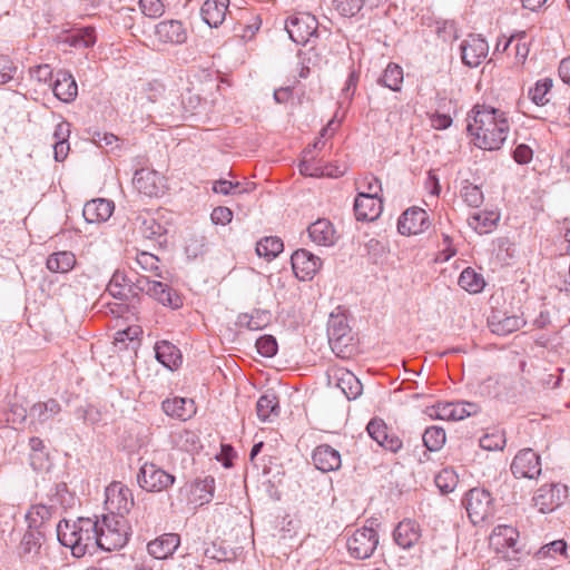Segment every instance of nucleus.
Instances as JSON below:
<instances>
[{"instance_id": "22", "label": "nucleus", "mask_w": 570, "mask_h": 570, "mask_svg": "<svg viewBox=\"0 0 570 570\" xmlns=\"http://www.w3.org/2000/svg\"><path fill=\"white\" fill-rule=\"evenodd\" d=\"M312 460L315 468L322 472L336 471L342 464L340 452L328 444L316 446Z\"/></svg>"}, {"instance_id": "11", "label": "nucleus", "mask_w": 570, "mask_h": 570, "mask_svg": "<svg viewBox=\"0 0 570 570\" xmlns=\"http://www.w3.org/2000/svg\"><path fill=\"white\" fill-rule=\"evenodd\" d=\"M462 62L471 68L478 67L489 53V45L479 35H469L460 45Z\"/></svg>"}, {"instance_id": "60", "label": "nucleus", "mask_w": 570, "mask_h": 570, "mask_svg": "<svg viewBox=\"0 0 570 570\" xmlns=\"http://www.w3.org/2000/svg\"><path fill=\"white\" fill-rule=\"evenodd\" d=\"M239 188H240V183H238V181L233 183V181H229L226 179H219V180L214 181V184H213V191L216 194H222V195H232L235 193H242L239 190Z\"/></svg>"}, {"instance_id": "62", "label": "nucleus", "mask_w": 570, "mask_h": 570, "mask_svg": "<svg viewBox=\"0 0 570 570\" xmlns=\"http://www.w3.org/2000/svg\"><path fill=\"white\" fill-rule=\"evenodd\" d=\"M30 76L39 83H47L52 78V69L49 65H39L30 69Z\"/></svg>"}, {"instance_id": "24", "label": "nucleus", "mask_w": 570, "mask_h": 570, "mask_svg": "<svg viewBox=\"0 0 570 570\" xmlns=\"http://www.w3.org/2000/svg\"><path fill=\"white\" fill-rule=\"evenodd\" d=\"M229 0H206L200 14L203 20L212 28L219 27L228 13Z\"/></svg>"}, {"instance_id": "59", "label": "nucleus", "mask_w": 570, "mask_h": 570, "mask_svg": "<svg viewBox=\"0 0 570 570\" xmlns=\"http://www.w3.org/2000/svg\"><path fill=\"white\" fill-rule=\"evenodd\" d=\"M139 8L141 12L149 18H158L165 11L160 0H140Z\"/></svg>"}, {"instance_id": "1", "label": "nucleus", "mask_w": 570, "mask_h": 570, "mask_svg": "<svg viewBox=\"0 0 570 570\" xmlns=\"http://www.w3.org/2000/svg\"><path fill=\"white\" fill-rule=\"evenodd\" d=\"M509 121L500 109L475 105L468 115L466 129L473 144L484 150H498L507 139Z\"/></svg>"}, {"instance_id": "27", "label": "nucleus", "mask_w": 570, "mask_h": 570, "mask_svg": "<svg viewBox=\"0 0 570 570\" xmlns=\"http://www.w3.org/2000/svg\"><path fill=\"white\" fill-rule=\"evenodd\" d=\"M161 409L168 416L180 421H186L196 413L194 401L184 397L167 399L163 401Z\"/></svg>"}, {"instance_id": "54", "label": "nucleus", "mask_w": 570, "mask_h": 570, "mask_svg": "<svg viewBox=\"0 0 570 570\" xmlns=\"http://www.w3.org/2000/svg\"><path fill=\"white\" fill-rule=\"evenodd\" d=\"M277 347V341L273 335H263L256 341L257 352L264 357L274 356Z\"/></svg>"}, {"instance_id": "37", "label": "nucleus", "mask_w": 570, "mask_h": 570, "mask_svg": "<svg viewBox=\"0 0 570 570\" xmlns=\"http://www.w3.org/2000/svg\"><path fill=\"white\" fill-rule=\"evenodd\" d=\"M279 412L278 399L275 394L262 395L256 403V413L262 422L272 421Z\"/></svg>"}, {"instance_id": "28", "label": "nucleus", "mask_w": 570, "mask_h": 570, "mask_svg": "<svg viewBox=\"0 0 570 570\" xmlns=\"http://www.w3.org/2000/svg\"><path fill=\"white\" fill-rule=\"evenodd\" d=\"M307 232L311 240L317 245L332 246L335 244V229L328 219H317L308 226Z\"/></svg>"}, {"instance_id": "29", "label": "nucleus", "mask_w": 570, "mask_h": 570, "mask_svg": "<svg viewBox=\"0 0 570 570\" xmlns=\"http://www.w3.org/2000/svg\"><path fill=\"white\" fill-rule=\"evenodd\" d=\"M272 320V314L267 309H254L250 313H240L237 316L236 325L249 331H258L265 328Z\"/></svg>"}, {"instance_id": "2", "label": "nucleus", "mask_w": 570, "mask_h": 570, "mask_svg": "<svg viewBox=\"0 0 570 570\" xmlns=\"http://www.w3.org/2000/svg\"><path fill=\"white\" fill-rule=\"evenodd\" d=\"M97 527L98 519L79 518L72 523L62 520L57 525V537L73 557L81 558L98 548Z\"/></svg>"}, {"instance_id": "58", "label": "nucleus", "mask_w": 570, "mask_h": 570, "mask_svg": "<svg viewBox=\"0 0 570 570\" xmlns=\"http://www.w3.org/2000/svg\"><path fill=\"white\" fill-rule=\"evenodd\" d=\"M16 72L17 67L12 60L8 56L0 55V85L11 81Z\"/></svg>"}, {"instance_id": "50", "label": "nucleus", "mask_w": 570, "mask_h": 570, "mask_svg": "<svg viewBox=\"0 0 570 570\" xmlns=\"http://www.w3.org/2000/svg\"><path fill=\"white\" fill-rule=\"evenodd\" d=\"M298 167H299L301 174H303L305 176H312V177L324 176V175L331 176V177H340L344 174V170H341L338 168H335V170L322 169L321 167L314 166L306 159H303L299 163Z\"/></svg>"}, {"instance_id": "21", "label": "nucleus", "mask_w": 570, "mask_h": 570, "mask_svg": "<svg viewBox=\"0 0 570 570\" xmlns=\"http://www.w3.org/2000/svg\"><path fill=\"white\" fill-rule=\"evenodd\" d=\"M383 210L381 198L357 194L354 202V213L357 220L373 222L380 217Z\"/></svg>"}, {"instance_id": "63", "label": "nucleus", "mask_w": 570, "mask_h": 570, "mask_svg": "<svg viewBox=\"0 0 570 570\" xmlns=\"http://www.w3.org/2000/svg\"><path fill=\"white\" fill-rule=\"evenodd\" d=\"M154 282L155 281H150L146 276H138V277H136V281H132V279L129 278V285H132V287H130L131 296L132 297L137 296L139 293H142V292L148 294V292L151 288V284H154Z\"/></svg>"}, {"instance_id": "12", "label": "nucleus", "mask_w": 570, "mask_h": 570, "mask_svg": "<svg viewBox=\"0 0 570 570\" xmlns=\"http://www.w3.org/2000/svg\"><path fill=\"white\" fill-rule=\"evenodd\" d=\"M511 471L515 478L534 479L541 473L540 456L532 449H523L514 456Z\"/></svg>"}, {"instance_id": "5", "label": "nucleus", "mask_w": 570, "mask_h": 570, "mask_svg": "<svg viewBox=\"0 0 570 570\" xmlns=\"http://www.w3.org/2000/svg\"><path fill=\"white\" fill-rule=\"evenodd\" d=\"M139 487L149 492H160L175 482V476L154 463H145L137 473Z\"/></svg>"}, {"instance_id": "42", "label": "nucleus", "mask_w": 570, "mask_h": 570, "mask_svg": "<svg viewBox=\"0 0 570 570\" xmlns=\"http://www.w3.org/2000/svg\"><path fill=\"white\" fill-rule=\"evenodd\" d=\"M403 82V69L396 63H389L377 83L393 91H399Z\"/></svg>"}, {"instance_id": "25", "label": "nucleus", "mask_w": 570, "mask_h": 570, "mask_svg": "<svg viewBox=\"0 0 570 570\" xmlns=\"http://www.w3.org/2000/svg\"><path fill=\"white\" fill-rule=\"evenodd\" d=\"M114 208V203L110 200L104 198L92 199L85 204L82 215L87 223H101L112 215Z\"/></svg>"}, {"instance_id": "36", "label": "nucleus", "mask_w": 570, "mask_h": 570, "mask_svg": "<svg viewBox=\"0 0 570 570\" xmlns=\"http://www.w3.org/2000/svg\"><path fill=\"white\" fill-rule=\"evenodd\" d=\"M46 265L52 273H68L76 265V256L69 250L56 252L48 256Z\"/></svg>"}, {"instance_id": "33", "label": "nucleus", "mask_w": 570, "mask_h": 570, "mask_svg": "<svg viewBox=\"0 0 570 570\" xmlns=\"http://www.w3.org/2000/svg\"><path fill=\"white\" fill-rule=\"evenodd\" d=\"M148 295L165 306L178 308L183 305V301L176 291L171 289L167 284L155 281Z\"/></svg>"}, {"instance_id": "43", "label": "nucleus", "mask_w": 570, "mask_h": 570, "mask_svg": "<svg viewBox=\"0 0 570 570\" xmlns=\"http://www.w3.org/2000/svg\"><path fill=\"white\" fill-rule=\"evenodd\" d=\"M553 81L550 78H543L535 82L534 87L530 88L529 97L537 106H546L551 100V89Z\"/></svg>"}, {"instance_id": "35", "label": "nucleus", "mask_w": 570, "mask_h": 570, "mask_svg": "<svg viewBox=\"0 0 570 570\" xmlns=\"http://www.w3.org/2000/svg\"><path fill=\"white\" fill-rule=\"evenodd\" d=\"M500 216L495 212H479L471 215L468 219L471 226L480 235L490 233L498 224Z\"/></svg>"}, {"instance_id": "38", "label": "nucleus", "mask_w": 570, "mask_h": 570, "mask_svg": "<svg viewBox=\"0 0 570 570\" xmlns=\"http://www.w3.org/2000/svg\"><path fill=\"white\" fill-rule=\"evenodd\" d=\"M61 411L60 404L50 399L47 402H38L30 407L29 416L32 420H37L40 423H45L51 420L55 415H57Z\"/></svg>"}, {"instance_id": "14", "label": "nucleus", "mask_w": 570, "mask_h": 570, "mask_svg": "<svg viewBox=\"0 0 570 570\" xmlns=\"http://www.w3.org/2000/svg\"><path fill=\"white\" fill-rule=\"evenodd\" d=\"M327 336L332 351L337 354L348 346V342L352 340L351 327L344 316L331 315L327 323Z\"/></svg>"}, {"instance_id": "57", "label": "nucleus", "mask_w": 570, "mask_h": 570, "mask_svg": "<svg viewBox=\"0 0 570 570\" xmlns=\"http://www.w3.org/2000/svg\"><path fill=\"white\" fill-rule=\"evenodd\" d=\"M361 187L364 189L358 194H365V196H372L380 198V194L382 193V186L380 180L373 175H366L361 181Z\"/></svg>"}, {"instance_id": "45", "label": "nucleus", "mask_w": 570, "mask_h": 570, "mask_svg": "<svg viewBox=\"0 0 570 570\" xmlns=\"http://www.w3.org/2000/svg\"><path fill=\"white\" fill-rule=\"evenodd\" d=\"M53 512L55 508L52 505H46L42 503L32 505L26 515L27 521L29 522V528H39L43 522L51 518Z\"/></svg>"}, {"instance_id": "34", "label": "nucleus", "mask_w": 570, "mask_h": 570, "mask_svg": "<svg viewBox=\"0 0 570 570\" xmlns=\"http://www.w3.org/2000/svg\"><path fill=\"white\" fill-rule=\"evenodd\" d=\"M40 539L41 533L39 531L32 529L26 531L18 546L19 557L24 560L35 559L41 548Z\"/></svg>"}, {"instance_id": "26", "label": "nucleus", "mask_w": 570, "mask_h": 570, "mask_svg": "<svg viewBox=\"0 0 570 570\" xmlns=\"http://www.w3.org/2000/svg\"><path fill=\"white\" fill-rule=\"evenodd\" d=\"M336 386L342 391L347 400H355L362 394L363 385L361 381L348 370L337 368L334 372Z\"/></svg>"}, {"instance_id": "44", "label": "nucleus", "mask_w": 570, "mask_h": 570, "mask_svg": "<svg viewBox=\"0 0 570 570\" xmlns=\"http://www.w3.org/2000/svg\"><path fill=\"white\" fill-rule=\"evenodd\" d=\"M283 240L276 236L265 237L256 244L257 255L266 258L267 261L275 258L283 252Z\"/></svg>"}, {"instance_id": "30", "label": "nucleus", "mask_w": 570, "mask_h": 570, "mask_svg": "<svg viewBox=\"0 0 570 570\" xmlns=\"http://www.w3.org/2000/svg\"><path fill=\"white\" fill-rule=\"evenodd\" d=\"M52 91L59 100L69 102L77 96V83L69 72L60 71L52 86Z\"/></svg>"}, {"instance_id": "19", "label": "nucleus", "mask_w": 570, "mask_h": 570, "mask_svg": "<svg viewBox=\"0 0 570 570\" xmlns=\"http://www.w3.org/2000/svg\"><path fill=\"white\" fill-rule=\"evenodd\" d=\"M422 530L415 520L405 519L395 527L393 539L402 549L409 550L420 542Z\"/></svg>"}, {"instance_id": "15", "label": "nucleus", "mask_w": 570, "mask_h": 570, "mask_svg": "<svg viewBox=\"0 0 570 570\" xmlns=\"http://www.w3.org/2000/svg\"><path fill=\"white\" fill-rule=\"evenodd\" d=\"M488 325L493 334L505 336L525 325L522 316L512 314L500 309H492L488 317Z\"/></svg>"}, {"instance_id": "40", "label": "nucleus", "mask_w": 570, "mask_h": 570, "mask_svg": "<svg viewBox=\"0 0 570 570\" xmlns=\"http://www.w3.org/2000/svg\"><path fill=\"white\" fill-rule=\"evenodd\" d=\"M70 47L75 48H89L96 43L95 28L86 27L66 36L65 40Z\"/></svg>"}, {"instance_id": "53", "label": "nucleus", "mask_w": 570, "mask_h": 570, "mask_svg": "<svg viewBox=\"0 0 570 570\" xmlns=\"http://www.w3.org/2000/svg\"><path fill=\"white\" fill-rule=\"evenodd\" d=\"M136 263L140 266L141 269L146 272L155 273L156 276H161L159 271V258L154 254L141 252L136 257Z\"/></svg>"}, {"instance_id": "32", "label": "nucleus", "mask_w": 570, "mask_h": 570, "mask_svg": "<svg viewBox=\"0 0 570 570\" xmlns=\"http://www.w3.org/2000/svg\"><path fill=\"white\" fill-rule=\"evenodd\" d=\"M519 539V531L517 528L508 524L497 525L490 537L491 543L497 547L509 548L518 552L517 543Z\"/></svg>"}, {"instance_id": "4", "label": "nucleus", "mask_w": 570, "mask_h": 570, "mask_svg": "<svg viewBox=\"0 0 570 570\" xmlns=\"http://www.w3.org/2000/svg\"><path fill=\"white\" fill-rule=\"evenodd\" d=\"M462 503L474 525L489 520L495 513L494 500L485 489L473 488L469 490Z\"/></svg>"}, {"instance_id": "9", "label": "nucleus", "mask_w": 570, "mask_h": 570, "mask_svg": "<svg viewBox=\"0 0 570 570\" xmlns=\"http://www.w3.org/2000/svg\"><path fill=\"white\" fill-rule=\"evenodd\" d=\"M317 27L318 22L314 16L299 13L287 20L286 31L294 42L305 45L316 33Z\"/></svg>"}, {"instance_id": "55", "label": "nucleus", "mask_w": 570, "mask_h": 570, "mask_svg": "<svg viewBox=\"0 0 570 570\" xmlns=\"http://www.w3.org/2000/svg\"><path fill=\"white\" fill-rule=\"evenodd\" d=\"M91 140L99 147L107 151H112L118 148L117 142L119 138L110 132L95 131L91 136Z\"/></svg>"}, {"instance_id": "39", "label": "nucleus", "mask_w": 570, "mask_h": 570, "mask_svg": "<svg viewBox=\"0 0 570 570\" xmlns=\"http://www.w3.org/2000/svg\"><path fill=\"white\" fill-rule=\"evenodd\" d=\"M130 287L132 285H129V277L116 272L107 285V291L112 297L127 301L131 296Z\"/></svg>"}, {"instance_id": "51", "label": "nucleus", "mask_w": 570, "mask_h": 570, "mask_svg": "<svg viewBox=\"0 0 570 570\" xmlns=\"http://www.w3.org/2000/svg\"><path fill=\"white\" fill-rule=\"evenodd\" d=\"M364 6V0H334L336 11L343 17L356 16Z\"/></svg>"}, {"instance_id": "16", "label": "nucleus", "mask_w": 570, "mask_h": 570, "mask_svg": "<svg viewBox=\"0 0 570 570\" xmlns=\"http://www.w3.org/2000/svg\"><path fill=\"white\" fill-rule=\"evenodd\" d=\"M135 188L149 197H159L164 194V177L156 170L140 169L134 176Z\"/></svg>"}, {"instance_id": "18", "label": "nucleus", "mask_w": 570, "mask_h": 570, "mask_svg": "<svg viewBox=\"0 0 570 570\" xmlns=\"http://www.w3.org/2000/svg\"><path fill=\"white\" fill-rule=\"evenodd\" d=\"M366 430L368 435L383 449L392 453L399 452L402 446V440L394 433H389V429L383 420L373 419L368 422Z\"/></svg>"}, {"instance_id": "10", "label": "nucleus", "mask_w": 570, "mask_h": 570, "mask_svg": "<svg viewBox=\"0 0 570 570\" xmlns=\"http://www.w3.org/2000/svg\"><path fill=\"white\" fill-rule=\"evenodd\" d=\"M292 268L299 281H309L320 271L322 261L309 250L301 248L291 256Z\"/></svg>"}, {"instance_id": "48", "label": "nucleus", "mask_w": 570, "mask_h": 570, "mask_svg": "<svg viewBox=\"0 0 570 570\" xmlns=\"http://www.w3.org/2000/svg\"><path fill=\"white\" fill-rule=\"evenodd\" d=\"M435 485L443 494L452 492L458 484V476L453 470L443 469L435 476Z\"/></svg>"}, {"instance_id": "20", "label": "nucleus", "mask_w": 570, "mask_h": 570, "mask_svg": "<svg viewBox=\"0 0 570 570\" xmlns=\"http://www.w3.org/2000/svg\"><path fill=\"white\" fill-rule=\"evenodd\" d=\"M155 35L163 43L181 45L187 40V31L179 20H165L156 24Z\"/></svg>"}, {"instance_id": "47", "label": "nucleus", "mask_w": 570, "mask_h": 570, "mask_svg": "<svg viewBox=\"0 0 570 570\" xmlns=\"http://www.w3.org/2000/svg\"><path fill=\"white\" fill-rule=\"evenodd\" d=\"M445 431L439 426L428 428L422 435L423 443L429 451L440 450L445 443Z\"/></svg>"}, {"instance_id": "61", "label": "nucleus", "mask_w": 570, "mask_h": 570, "mask_svg": "<svg viewBox=\"0 0 570 570\" xmlns=\"http://www.w3.org/2000/svg\"><path fill=\"white\" fill-rule=\"evenodd\" d=\"M210 219L215 225H226L233 219V212L225 206H218L213 209Z\"/></svg>"}, {"instance_id": "23", "label": "nucleus", "mask_w": 570, "mask_h": 570, "mask_svg": "<svg viewBox=\"0 0 570 570\" xmlns=\"http://www.w3.org/2000/svg\"><path fill=\"white\" fill-rule=\"evenodd\" d=\"M180 544V538L176 533H165L147 544L148 553L155 559L163 560L173 556Z\"/></svg>"}, {"instance_id": "17", "label": "nucleus", "mask_w": 570, "mask_h": 570, "mask_svg": "<svg viewBox=\"0 0 570 570\" xmlns=\"http://www.w3.org/2000/svg\"><path fill=\"white\" fill-rule=\"evenodd\" d=\"M479 412V404L472 402H446L435 406V416L448 421H461Z\"/></svg>"}, {"instance_id": "64", "label": "nucleus", "mask_w": 570, "mask_h": 570, "mask_svg": "<svg viewBox=\"0 0 570 570\" xmlns=\"http://www.w3.org/2000/svg\"><path fill=\"white\" fill-rule=\"evenodd\" d=\"M532 157L533 151L525 144L518 145L513 150V159L520 165L529 164L532 160Z\"/></svg>"}, {"instance_id": "8", "label": "nucleus", "mask_w": 570, "mask_h": 570, "mask_svg": "<svg viewBox=\"0 0 570 570\" xmlns=\"http://www.w3.org/2000/svg\"><path fill=\"white\" fill-rule=\"evenodd\" d=\"M106 505L109 514L125 517L134 507L132 491L120 482L111 483L106 489Z\"/></svg>"}, {"instance_id": "52", "label": "nucleus", "mask_w": 570, "mask_h": 570, "mask_svg": "<svg viewBox=\"0 0 570 570\" xmlns=\"http://www.w3.org/2000/svg\"><path fill=\"white\" fill-rule=\"evenodd\" d=\"M461 195L471 207H479L483 203L482 190L476 185L466 183L462 188Z\"/></svg>"}, {"instance_id": "46", "label": "nucleus", "mask_w": 570, "mask_h": 570, "mask_svg": "<svg viewBox=\"0 0 570 570\" xmlns=\"http://www.w3.org/2000/svg\"><path fill=\"white\" fill-rule=\"evenodd\" d=\"M459 285L469 293H479L484 287L483 277L471 267L465 268L458 281Z\"/></svg>"}, {"instance_id": "56", "label": "nucleus", "mask_w": 570, "mask_h": 570, "mask_svg": "<svg viewBox=\"0 0 570 570\" xmlns=\"http://www.w3.org/2000/svg\"><path fill=\"white\" fill-rule=\"evenodd\" d=\"M215 479L213 476H206L203 480H196L195 490L199 492V500L208 502L214 494Z\"/></svg>"}, {"instance_id": "41", "label": "nucleus", "mask_w": 570, "mask_h": 570, "mask_svg": "<svg viewBox=\"0 0 570 570\" xmlns=\"http://www.w3.org/2000/svg\"><path fill=\"white\" fill-rule=\"evenodd\" d=\"M139 232L145 238L155 239L165 233V228L151 215L140 214L136 218Z\"/></svg>"}, {"instance_id": "7", "label": "nucleus", "mask_w": 570, "mask_h": 570, "mask_svg": "<svg viewBox=\"0 0 570 570\" xmlns=\"http://www.w3.org/2000/svg\"><path fill=\"white\" fill-rule=\"evenodd\" d=\"M379 544V535L372 528L357 529L346 542L348 553L355 559L370 558Z\"/></svg>"}, {"instance_id": "3", "label": "nucleus", "mask_w": 570, "mask_h": 570, "mask_svg": "<svg viewBox=\"0 0 570 570\" xmlns=\"http://www.w3.org/2000/svg\"><path fill=\"white\" fill-rule=\"evenodd\" d=\"M98 548L105 551L118 550L126 546L129 539V525L125 517L105 514L98 519Z\"/></svg>"}, {"instance_id": "6", "label": "nucleus", "mask_w": 570, "mask_h": 570, "mask_svg": "<svg viewBox=\"0 0 570 570\" xmlns=\"http://www.w3.org/2000/svg\"><path fill=\"white\" fill-rule=\"evenodd\" d=\"M568 498V487L560 483L540 487L532 498L534 507L542 513H549L563 504Z\"/></svg>"}, {"instance_id": "31", "label": "nucleus", "mask_w": 570, "mask_h": 570, "mask_svg": "<svg viewBox=\"0 0 570 570\" xmlns=\"http://www.w3.org/2000/svg\"><path fill=\"white\" fill-rule=\"evenodd\" d=\"M156 358L165 367L176 370L181 364L180 351L167 341L158 342L155 346Z\"/></svg>"}, {"instance_id": "13", "label": "nucleus", "mask_w": 570, "mask_h": 570, "mask_svg": "<svg viewBox=\"0 0 570 570\" xmlns=\"http://www.w3.org/2000/svg\"><path fill=\"white\" fill-rule=\"evenodd\" d=\"M430 226L428 213L420 207L406 209L397 220V230L402 235H417Z\"/></svg>"}, {"instance_id": "49", "label": "nucleus", "mask_w": 570, "mask_h": 570, "mask_svg": "<svg viewBox=\"0 0 570 570\" xmlns=\"http://www.w3.org/2000/svg\"><path fill=\"white\" fill-rule=\"evenodd\" d=\"M505 445V434L503 431L495 430L487 433L480 439V446L487 451L502 450Z\"/></svg>"}]
</instances>
